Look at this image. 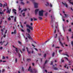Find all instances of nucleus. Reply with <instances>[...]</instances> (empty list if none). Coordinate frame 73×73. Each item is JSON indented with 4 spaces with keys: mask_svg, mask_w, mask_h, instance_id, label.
Listing matches in <instances>:
<instances>
[{
    "mask_svg": "<svg viewBox=\"0 0 73 73\" xmlns=\"http://www.w3.org/2000/svg\"><path fill=\"white\" fill-rule=\"evenodd\" d=\"M44 11L43 10H41L39 11V16H43V13Z\"/></svg>",
    "mask_w": 73,
    "mask_h": 73,
    "instance_id": "nucleus-1",
    "label": "nucleus"
},
{
    "mask_svg": "<svg viewBox=\"0 0 73 73\" xmlns=\"http://www.w3.org/2000/svg\"><path fill=\"white\" fill-rule=\"evenodd\" d=\"M31 66H30L29 68L28 69V70L29 71H30V72H31V73H33L34 72H35V73L36 72V71L35 70H34V72H33V70H32V69H31Z\"/></svg>",
    "mask_w": 73,
    "mask_h": 73,
    "instance_id": "nucleus-2",
    "label": "nucleus"
},
{
    "mask_svg": "<svg viewBox=\"0 0 73 73\" xmlns=\"http://www.w3.org/2000/svg\"><path fill=\"white\" fill-rule=\"evenodd\" d=\"M7 13H8L9 14H10V13L11 12V9H9V8L7 7Z\"/></svg>",
    "mask_w": 73,
    "mask_h": 73,
    "instance_id": "nucleus-3",
    "label": "nucleus"
},
{
    "mask_svg": "<svg viewBox=\"0 0 73 73\" xmlns=\"http://www.w3.org/2000/svg\"><path fill=\"white\" fill-rule=\"evenodd\" d=\"M34 5L35 8H38V3L35 2L34 3Z\"/></svg>",
    "mask_w": 73,
    "mask_h": 73,
    "instance_id": "nucleus-4",
    "label": "nucleus"
},
{
    "mask_svg": "<svg viewBox=\"0 0 73 73\" xmlns=\"http://www.w3.org/2000/svg\"><path fill=\"white\" fill-rule=\"evenodd\" d=\"M38 11H39V9H36V10H35V14L36 15L37 14V13H38Z\"/></svg>",
    "mask_w": 73,
    "mask_h": 73,
    "instance_id": "nucleus-5",
    "label": "nucleus"
},
{
    "mask_svg": "<svg viewBox=\"0 0 73 73\" xmlns=\"http://www.w3.org/2000/svg\"><path fill=\"white\" fill-rule=\"evenodd\" d=\"M59 42H60V44H61V46L62 47H64V46L63 45V44H62V43H61V41H60V38H59Z\"/></svg>",
    "mask_w": 73,
    "mask_h": 73,
    "instance_id": "nucleus-6",
    "label": "nucleus"
},
{
    "mask_svg": "<svg viewBox=\"0 0 73 73\" xmlns=\"http://www.w3.org/2000/svg\"><path fill=\"white\" fill-rule=\"evenodd\" d=\"M62 3L63 4V5L64 6L65 5L66 7L67 8H68V5H67V4H66V3H63V2H62Z\"/></svg>",
    "mask_w": 73,
    "mask_h": 73,
    "instance_id": "nucleus-7",
    "label": "nucleus"
},
{
    "mask_svg": "<svg viewBox=\"0 0 73 73\" xmlns=\"http://www.w3.org/2000/svg\"><path fill=\"white\" fill-rule=\"evenodd\" d=\"M4 30H5V29L4 28L3 29H1V33L2 34V35H3V32H4Z\"/></svg>",
    "mask_w": 73,
    "mask_h": 73,
    "instance_id": "nucleus-8",
    "label": "nucleus"
},
{
    "mask_svg": "<svg viewBox=\"0 0 73 73\" xmlns=\"http://www.w3.org/2000/svg\"><path fill=\"white\" fill-rule=\"evenodd\" d=\"M7 7V3H6L5 4H4L3 5V8H4L5 7Z\"/></svg>",
    "mask_w": 73,
    "mask_h": 73,
    "instance_id": "nucleus-9",
    "label": "nucleus"
},
{
    "mask_svg": "<svg viewBox=\"0 0 73 73\" xmlns=\"http://www.w3.org/2000/svg\"><path fill=\"white\" fill-rule=\"evenodd\" d=\"M13 12H14V14H15V15H16V12L15 11H16V10L15 9H13Z\"/></svg>",
    "mask_w": 73,
    "mask_h": 73,
    "instance_id": "nucleus-10",
    "label": "nucleus"
},
{
    "mask_svg": "<svg viewBox=\"0 0 73 73\" xmlns=\"http://www.w3.org/2000/svg\"><path fill=\"white\" fill-rule=\"evenodd\" d=\"M57 27H58V24L57 23H56L55 24V28L56 29H57Z\"/></svg>",
    "mask_w": 73,
    "mask_h": 73,
    "instance_id": "nucleus-11",
    "label": "nucleus"
},
{
    "mask_svg": "<svg viewBox=\"0 0 73 73\" xmlns=\"http://www.w3.org/2000/svg\"><path fill=\"white\" fill-rule=\"evenodd\" d=\"M27 10V9H23V10H22L21 11V12H23V11H26Z\"/></svg>",
    "mask_w": 73,
    "mask_h": 73,
    "instance_id": "nucleus-12",
    "label": "nucleus"
},
{
    "mask_svg": "<svg viewBox=\"0 0 73 73\" xmlns=\"http://www.w3.org/2000/svg\"><path fill=\"white\" fill-rule=\"evenodd\" d=\"M64 68H66L67 67V69H68L69 68L68 67V66L67 64H66V65L64 66Z\"/></svg>",
    "mask_w": 73,
    "mask_h": 73,
    "instance_id": "nucleus-13",
    "label": "nucleus"
},
{
    "mask_svg": "<svg viewBox=\"0 0 73 73\" xmlns=\"http://www.w3.org/2000/svg\"><path fill=\"white\" fill-rule=\"evenodd\" d=\"M4 42H5V41H3V42H0V44H1V45H3V43H4Z\"/></svg>",
    "mask_w": 73,
    "mask_h": 73,
    "instance_id": "nucleus-14",
    "label": "nucleus"
},
{
    "mask_svg": "<svg viewBox=\"0 0 73 73\" xmlns=\"http://www.w3.org/2000/svg\"><path fill=\"white\" fill-rule=\"evenodd\" d=\"M13 33H14V34H16V30H15L14 31V32H12L11 33V34H13Z\"/></svg>",
    "mask_w": 73,
    "mask_h": 73,
    "instance_id": "nucleus-15",
    "label": "nucleus"
},
{
    "mask_svg": "<svg viewBox=\"0 0 73 73\" xmlns=\"http://www.w3.org/2000/svg\"><path fill=\"white\" fill-rule=\"evenodd\" d=\"M29 28V29H31V30H32V29H33V28L32 27L30 26Z\"/></svg>",
    "mask_w": 73,
    "mask_h": 73,
    "instance_id": "nucleus-16",
    "label": "nucleus"
},
{
    "mask_svg": "<svg viewBox=\"0 0 73 73\" xmlns=\"http://www.w3.org/2000/svg\"><path fill=\"white\" fill-rule=\"evenodd\" d=\"M27 32H28V33H30V32H31L30 30L28 29H27Z\"/></svg>",
    "mask_w": 73,
    "mask_h": 73,
    "instance_id": "nucleus-17",
    "label": "nucleus"
},
{
    "mask_svg": "<svg viewBox=\"0 0 73 73\" xmlns=\"http://www.w3.org/2000/svg\"><path fill=\"white\" fill-rule=\"evenodd\" d=\"M29 36H28V37L30 39H32V38H31V37L29 35V34H28Z\"/></svg>",
    "mask_w": 73,
    "mask_h": 73,
    "instance_id": "nucleus-18",
    "label": "nucleus"
},
{
    "mask_svg": "<svg viewBox=\"0 0 73 73\" xmlns=\"http://www.w3.org/2000/svg\"><path fill=\"white\" fill-rule=\"evenodd\" d=\"M26 49H27V52H28L29 54L30 53H31V52H29V51L28 50V49L27 47L26 48Z\"/></svg>",
    "mask_w": 73,
    "mask_h": 73,
    "instance_id": "nucleus-19",
    "label": "nucleus"
},
{
    "mask_svg": "<svg viewBox=\"0 0 73 73\" xmlns=\"http://www.w3.org/2000/svg\"><path fill=\"white\" fill-rule=\"evenodd\" d=\"M64 16H65V17H68V15L64 14Z\"/></svg>",
    "mask_w": 73,
    "mask_h": 73,
    "instance_id": "nucleus-20",
    "label": "nucleus"
},
{
    "mask_svg": "<svg viewBox=\"0 0 73 73\" xmlns=\"http://www.w3.org/2000/svg\"><path fill=\"white\" fill-rule=\"evenodd\" d=\"M15 63H17V58H15Z\"/></svg>",
    "mask_w": 73,
    "mask_h": 73,
    "instance_id": "nucleus-21",
    "label": "nucleus"
},
{
    "mask_svg": "<svg viewBox=\"0 0 73 73\" xmlns=\"http://www.w3.org/2000/svg\"><path fill=\"white\" fill-rule=\"evenodd\" d=\"M21 4L22 5H24V4H25V3H24L23 2V1L21 2Z\"/></svg>",
    "mask_w": 73,
    "mask_h": 73,
    "instance_id": "nucleus-22",
    "label": "nucleus"
},
{
    "mask_svg": "<svg viewBox=\"0 0 73 73\" xmlns=\"http://www.w3.org/2000/svg\"><path fill=\"white\" fill-rule=\"evenodd\" d=\"M38 18H39V20H41L42 19V17H38Z\"/></svg>",
    "mask_w": 73,
    "mask_h": 73,
    "instance_id": "nucleus-23",
    "label": "nucleus"
},
{
    "mask_svg": "<svg viewBox=\"0 0 73 73\" xmlns=\"http://www.w3.org/2000/svg\"><path fill=\"white\" fill-rule=\"evenodd\" d=\"M51 19H52V20L53 19V18L54 19V15H52L51 16Z\"/></svg>",
    "mask_w": 73,
    "mask_h": 73,
    "instance_id": "nucleus-24",
    "label": "nucleus"
},
{
    "mask_svg": "<svg viewBox=\"0 0 73 73\" xmlns=\"http://www.w3.org/2000/svg\"><path fill=\"white\" fill-rule=\"evenodd\" d=\"M54 70H58V68L57 67H55L54 68Z\"/></svg>",
    "mask_w": 73,
    "mask_h": 73,
    "instance_id": "nucleus-25",
    "label": "nucleus"
},
{
    "mask_svg": "<svg viewBox=\"0 0 73 73\" xmlns=\"http://www.w3.org/2000/svg\"><path fill=\"white\" fill-rule=\"evenodd\" d=\"M29 27H30V26H29V25H26V27H27V28L28 27V28H29Z\"/></svg>",
    "mask_w": 73,
    "mask_h": 73,
    "instance_id": "nucleus-26",
    "label": "nucleus"
},
{
    "mask_svg": "<svg viewBox=\"0 0 73 73\" xmlns=\"http://www.w3.org/2000/svg\"><path fill=\"white\" fill-rule=\"evenodd\" d=\"M57 34H56V36H54V38H57Z\"/></svg>",
    "mask_w": 73,
    "mask_h": 73,
    "instance_id": "nucleus-27",
    "label": "nucleus"
},
{
    "mask_svg": "<svg viewBox=\"0 0 73 73\" xmlns=\"http://www.w3.org/2000/svg\"><path fill=\"white\" fill-rule=\"evenodd\" d=\"M16 19H17L16 17H15L14 18V21L15 22H16Z\"/></svg>",
    "mask_w": 73,
    "mask_h": 73,
    "instance_id": "nucleus-28",
    "label": "nucleus"
},
{
    "mask_svg": "<svg viewBox=\"0 0 73 73\" xmlns=\"http://www.w3.org/2000/svg\"><path fill=\"white\" fill-rule=\"evenodd\" d=\"M31 59H27V61H31Z\"/></svg>",
    "mask_w": 73,
    "mask_h": 73,
    "instance_id": "nucleus-29",
    "label": "nucleus"
},
{
    "mask_svg": "<svg viewBox=\"0 0 73 73\" xmlns=\"http://www.w3.org/2000/svg\"><path fill=\"white\" fill-rule=\"evenodd\" d=\"M0 14L1 15H3V14H4V13L3 12H0Z\"/></svg>",
    "mask_w": 73,
    "mask_h": 73,
    "instance_id": "nucleus-30",
    "label": "nucleus"
},
{
    "mask_svg": "<svg viewBox=\"0 0 73 73\" xmlns=\"http://www.w3.org/2000/svg\"><path fill=\"white\" fill-rule=\"evenodd\" d=\"M62 58H62L61 59V60H62V62H64V60H63L62 59Z\"/></svg>",
    "mask_w": 73,
    "mask_h": 73,
    "instance_id": "nucleus-31",
    "label": "nucleus"
},
{
    "mask_svg": "<svg viewBox=\"0 0 73 73\" xmlns=\"http://www.w3.org/2000/svg\"><path fill=\"white\" fill-rule=\"evenodd\" d=\"M18 43L20 45H21V42H20V41H18Z\"/></svg>",
    "mask_w": 73,
    "mask_h": 73,
    "instance_id": "nucleus-32",
    "label": "nucleus"
},
{
    "mask_svg": "<svg viewBox=\"0 0 73 73\" xmlns=\"http://www.w3.org/2000/svg\"><path fill=\"white\" fill-rule=\"evenodd\" d=\"M33 19H34L35 21H36L37 20V19L35 18H33Z\"/></svg>",
    "mask_w": 73,
    "mask_h": 73,
    "instance_id": "nucleus-33",
    "label": "nucleus"
},
{
    "mask_svg": "<svg viewBox=\"0 0 73 73\" xmlns=\"http://www.w3.org/2000/svg\"><path fill=\"white\" fill-rule=\"evenodd\" d=\"M8 43L7 42L6 44H4V46H7V45H8Z\"/></svg>",
    "mask_w": 73,
    "mask_h": 73,
    "instance_id": "nucleus-34",
    "label": "nucleus"
},
{
    "mask_svg": "<svg viewBox=\"0 0 73 73\" xmlns=\"http://www.w3.org/2000/svg\"><path fill=\"white\" fill-rule=\"evenodd\" d=\"M71 44L72 45V46H73V40L71 42Z\"/></svg>",
    "mask_w": 73,
    "mask_h": 73,
    "instance_id": "nucleus-35",
    "label": "nucleus"
},
{
    "mask_svg": "<svg viewBox=\"0 0 73 73\" xmlns=\"http://www.w3.org/2000/svg\"><path fill=\"white\" fill-rule=\"evenodd\" d=\"M19 11H20V10H21V8H20V6H19Z\"/></svg>",
    "mask_w": 73,
    "mask_h": 73,
    "instance_id": "nucleus-36",
    "label": "nucleus"
},
{
    "mask_svg": "<svg viewBox=\"0 0 73 73\" xmlns=\"http://www.w3.org/2000/svg\"><path fill=\"white\" fill-rule=\"evenodd\" d=\"M45 16H46L48 15V13H45Z\"/></svg>",
    "mask_w": 73,
    "mask_h": 73,
    "instance_id": "nucleus-37",
    "label": "nucleus"
},
{
    "mask_svg": "<svg viewBox=\"0 0 73 73\" xmlns=\"http://www.w3.org/2000/svg\"><path fill=\"white\" fill-rule=\"evenodd\" d=\"M66 37L67 38L68 41H69V38L68 37V36H67Z\"/></svg>",
    "mask_w": 73,
    "mask_h": 73,
    "instance_id": "nucleus-38",
    "label": "nucleus"
},
{
    "mask_svg": "<svg viewBox=\"0 0 73 73\" xmlns=\"http://www.w3.org/2000/svg\"><path fill=\"white\" fill-rule=\"evenodd\" d=\"M53 61L52 62H51L50 65H53Z\"/></svg>",
    "mask_w": 73,
    "mask_h": 73,
    "instance_id": "nucleus-39",
    "label": "nucleus"
},
{
    "mask_svg": "<svg viewBox=\"0 0 73 73\" xmlns=\"http://www.w3.org/2000/svg\"><path fill=\"white\" fill-rule=\"evenodd\" d=\"M15 51H16L17 53H18V51L17 50V48H16Z\"/></svg>",
    "mask_w": 73,
    "mask_h": 73,
    "instance_id": "nucleus-40",
    "label": "nucleus"
},
{
    "mask_svg": "<svg viewBox=\"0 0 73 73\" xmlns=\"http://www.w3.org/2000/svg\"><path fill=\"white\" fill-rule=\"evenodd\" d=\"M22 50L23 52H24V51H25V47H24V48Z\"/></svg>",
    "mask_w": 73,
    "mask_h": 73,
    "instance_id": "nucleus-41",
    "label": "nucleus"
},
{
    "mask_svg": "<svg viewBox=\"0 0 73 73\" xmlns=\"http://www.w3.org/2000/svg\"><path fill=\"white\" fill-rule=\"evenodd\" d=\"M64 58H65V59H66V60H68V58L66 57H64Z\"/></svg>",
    "mask_w": 73,
    "mask_h": 73,
    "instance_id": "nucleus-42",
    "label": "nucleus"
},
{
    "mask_svg": "<svg viewBox=\"0 0 73 73\" xmlns=\"http://www.w3.org/2000/svg\"><path fill=\"white\" fill-rule=\"evenodd\" d=\"M62 16V19H65V17H64V16Z\"/></svg>",
    "mask_w": 73,
    "mask_h": 73,
    "instance_id": "nucleus-43",
    "label": "nucleus"
},
{
    "mask_svg": "<svg viewBox=\"0 0 73 73\" xmlns=\"http://www.w3.org/2000/svg\"><path fill=\"white\" fill-rule=\"evenodd\" d=\"M64 54V55H66V56H67V57H69V56L68 54Z\"/></svg>",
    "mask_w": 73,
    "mask_h": 73,
    "instance_id": "nucleus-44",
    "label": "nucleus"
},
{
    "mask_svg": "<svg viewBox=\"0 0 73 73\" xmlns=\"http://www.w3.org/2000/svg\"><path fill=\"white\" fill-rule=\"evenodd\" d=\"M23 16L24 17L25 16V13H23Z\"/></svg>",
    "mask_w": 73,
    "mask_h": 73,
    "instance_id": "nucleus-45",
    "label": "nucleus"
},
{
    "mask_svg": "<svg viewBox=\"0 0 73 73\" xmlns=\"http://www.w3.org/2000/svg\"><path fill=\"white\" fill-rule=\"evenodd\" d=\"M2 6H3V5H2L1 3H0V7H2Z\"/></svg>",
    "mask_w": 73,
    "mask_h": 73,
    "instance_id": "nucleus-46",
    "label": "nucleus"
},
{
    "mask_svg": "<svg viewBox=\"0 0 73 73\" xmlns=\"http://www.w3.org/2000/svg\"><path fill=\"white\" fill-rule=\"evenodd\" d=\"M54 52L52 54V57H54Z\"/></svg>",
    "mask_w": 73,
    "mask_h": 73,
    "instance_id": "nucleus-47",
    "label": "nucleus"
},
{
    "mask_svg": "<svg viewBox=\"0 0 73 73\" xmlns=\"http://www.w3.org/2000/svg\"><path fill=\"white\" fill-rule=\"evenodd\" d=\"M70 3L71 4H72V5H73V2H70Z\"/></svg>",
    "mask_w": 73,
    "mask_h": 73,
    "instance_id": "nucleus-48",
    "label": "nucleus"
},
{
    "mask_svg": "<svg viewBox=\"0 0 73 73\" xmlns=\"http://www.w3.org/2000/svg\"><path fill=\"white\" fill-rule=\"evenodd\" d=\"M47 62H48V61H47V60H46L45 62V64H46V63H47Z\"/></svg>",
    "mask_w": 73,
    "mask_h": 73,
    "instance_id": "nucleus-49",
    "label": "nucleus"
},
{
    "mask_svg": "<svg viewBox=\"0 0 73 73\" xmlns=\"http://www.w3.org/2000/svg\"><path fill=\"white\" fill-rule=\"evenodd\" d=\"M56 32V30H55L54 31V33H55Z\"/></svg>",
    "mask_w": 73,
    "mask_h": 73,
    "instance_id": "nucleus-50",
    "label": "nucleus"
},
{
    "mask_svg": "<svg viewBox=\"0 0 73 73\" xmlns=\"http://www.w3.org/2000/svg\"><path fill=\"white\" fill-rule=\"evenodd\" d=\"M35 49V50H36V51H38V50H37V48H34Z\"/></svg>",
    "mask_w": 73,
    "mask_h": 73,
    "instance_id": "nucleus-51",
    "label": "nucleus"
},
{
    "mask_svg": "<svg viewBox=\"0 0 73 73\" xmlns=\"http://www.w3.org/2000/svg\"><path fill=\"white\" fill-rule=\"evenodd\" d=\"M10 18L11 17V18H13V17H14L13 16H11L10 17Z\"/></svg>",
    "mask_w": 73,
    "mask_h": 73,
    "instance_id": "nucleus-52",
    "label": "nucleus"
},
{
    "mask_svg": "<svg viewBox=\"0 0 73 73\" xmlns=\"http://www.w3.org/2000/svg\"><path fill=\"white\" fill-rule=\"evenodd\" d=\"M5 57H4V56H3L2 59H5Z\"/></svg>",
    "mask_w": 73,
    "mask_h": 73,
    "instance_id": "nucleus-53",
    "label": "nucleus"
},
{
    "mask_svg": "<svg viewBox=\"0 0 73 73\" xmlns=\"http://www.w3.org/2000/svg\"><path fill=\"white\" fill-rule=\"evenodd\" d=\"M2 24V21H1V22H0V25H1Z\"/></svg>",
    "mask_w": 73,
    "mask_h": 73,
    "instance_id": "nucleus-54",
    "label": "nucleus"
},
{
    "mask_svg": "<svg viewBox=\"0 0 73 73\" xmlns=\"http://www.w3.org/2000/svg\"><path fill=\"white\" fill-rule=\"evenodd\" d=\"M27 21H25L24 23V24H27Z\"/></svg>",
    "mask_w": 73,
    "mask_h": 73,
    "instance_id": "nucleus-55",
    "label": "nucleus"
},
{
    "mask_svg": "<svg viewBox=\"0 0 73 73\" xmlns=\"http://www.w3.org/2000/svg\"><path fill=\"white\" fill-rule=\"evenodd\" d=\"M7 30H6V31L5 32V34H6V33H7Z\"/></svg>",
    "mask_w": 73,
    "mask_h": 73,
    "instance_id": "nucleus-56",
    "label": "nucleus"
},
{
    "mask_svg": "<svg viewBox=\"0 0 73 73\" xmlns=\"http://www.w3.org/2000/svg\"><path fill=\"white\" fill-rule=\"evenodd\" d=\"M8 20H11V18L10 17H9V18H8Z\"/></svg>",
    "mask_w": 73,
    "mask_h": 73,
    "instance_id": "nucleus-57",
    "label": "nucleus"
},
{
    "mask_svg": "<svg viewBox=\"0 0 73 73\" xmlns=\"http://www.w3.org/2000/svg\"><path fill=\"white\" fill-rule=\"evenodd\" d=\"M0 49H1V50L3 49V47H0Z\"/></svg>",
    "mask_w": 73,
    "mask_h": 73,
    "instance_id": "nucleus-58",
    "label": "nucleus"
},
{
    "mask_svg": "<svg viewBox=\"0 0 73 73\" xmlns=\"http://www.w3.org/2000/svg\"><path fill=\"white\" fill-rule=\"evenodd\" d=\"M68 31L69 32H71V29H70L69 30H68Z\"/></svg>",
    "mask_w": 73,
    "mask_h": 73,
    "instance_id": "nucleus-59",
    "label": "nucleus"
},
{
    "mask_svg": "<svg viewBox=\"0 0 73 73\" xmlns=\"http://www.w3.org/2000/svg\"><path fill=\"white\" fill-rule=\"evenodd\" d=\"M46 54H45L44 55V57H46Z\"/></svg>",
    "mask_w": 73,
    "mask_h": 73,
    "instance_id": "nucleus-60",
    "label": "nucleus"
},
{
    "mask_svg": "<svg viewBox=\"0 0 73 73\" xmlns=\"http://www.w3.org/2000/svg\"><path fill=\"white\" fill-rule=\"evenodd\" d=\"M5 70H4V69H3L2 70V72H4Z\"/></svg>",
    "mask_w": 73,
    "mask_h": 73,
    "instance_id": "nucleus-61",
    "label": "nucleus"
},
{
    "mask_svg": "<svg viewBox=\"0 0 73 73\" xmlns=\"http://www.w3.org/2000/svg\"><path fill=\"white\" fill-rule=\"evenodd\" d=\"M2 12V10L1 9H0V12Z\"/></svg>",
    "mask_w": 73,
    "mask_h": 73,
    "instance_id": "nucleus-62",
    "label": "nucleus"
},
{
    "mask_svg": "<svg viewBox=\"0 0 73 73\" xmlns=\"http://www.w3.org/2000/svg\"><path fill=\"white\" fill-rule=\"evenodd\" d=\"M31 21H33V19H32V18H31Z\"/></svg>",
    "mask_w": 73,
    "mask_h": 73,
    "instance_id": "nucleus-63",
    "label": "nucleus"
},
{
    "mask_svg": "<svg viewBox=\"0 0 73 73\" xmlns=\"http://www.w3.org/2000/svg\"><path fill=\"white\" fill-rule=\"evenodd\" d=\"M29 3V1H27V4H28V3Z\"/></svg>",
    "mask_w": 73,
    "mask_h": 73,
    "instance_id": "nucleus-64",
    "label": "nucleus"
}]
</instances>
